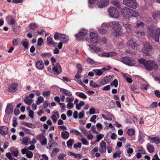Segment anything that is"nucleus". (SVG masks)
Masks as SVG:
<instances>
[{
  "label": "nucleus",
  "instance_id": "1",
  "mask_svg": "<svg viewBox=\"0 0 160 160\" xmlns=\"http://www.w3.org/2000/svg\"><path fill=\"white\" fill-rule=\"evenodd\" d=\"M160 35V28H157L155 30L149 29L148 33V37L149 39H152L156 42L159 41Z\"/></svg>",
  "mask_w": 160,
  "mask_h": 160
},
{
  "label": "nucleus",
  "instance_id": "2",
  "mask_svg": "<svg viewBox=\"0 0 160 160\" xmlns=\"http://www.w3.org/2000/svg\"><path fill=\"white\" fill-rule=\"evenodd\" d=\"M54 38L56 40H61V42L63 43L67 42L69 40L68 36L64 34L55 32L54 34Z\"/></svg>",
  "mask_w": 160,
  "mask_h": 160
},
{
  "label": "nucleus",
  "instance_id": "3",
  "mask_svg": "<svg viewBox=\"0 0 160 160\" xmlns=\"http://www.w3.org/2000/svg\"><path fill=\"white\" fill-rule=\"evenodd\" d=\"M144 66L146 69L149 71L152 69L156 70L158 66L156 63L153 60H148L144 63Z\"/></svg>",
  "mask_w": 160,
  "mask_h": 160
},
{
  "label": "nucleus",
  "instance_id": "4",
  "mask_svg": "<svg viewBox=\"0 0 160 160\" xmlns=\"http://www.w3.org/2000/svg\"><path fill=\"white\" fill-rule=\"evenodd\" d=\"M123 3L125 6L133 9H136L138 4L136 0H123Z\"/></svg>",
  "mask_w": 160,
  "mask_h": 160
},
{
  "label": "nucleus",
  "instance_id": "5",
  "mask_svg": "<svg viewBox=\"0 0 160 160\" xmlns=\"http://www.w3.org/2000/svg\"><path fill=\"white\" fill-rule=\"evenodd\" d=\"M132 9L128 7H124L121 9V13L124 18L128 20L130 19Z\"/></svg>",
  "mask_w": 160,
  "mask_h": 160
},
{
  "label": "nucleus",
  "instance_id": "6",
  "mask_svg": "<svg viewBox=\"0 0 160 160\" xmlns=\"http://www.w3.org/2000/svg\"><path fill=\"white\" fill-rule=\"evenodd\" d=\"M122 61L123 63L129 66H133L135 64V61L128 57H125L123 58Z\"/></svg>",
  "mask_w": 160,
  "mask_h": 160
},
{
  "label": "nucleus",
  "instance_id": "7",
  "mask_svg": "<svg viewBox=\"0 0 160 160\" xmlns=\"http://www.w3.org/2000/svg\"><path fill=\"white\" fill-rule=\"evenodd\" d=\"M108 12L110 15L113 18H116L118 16L119 12L118 10L115 7H111L108 9Z\"/></svg>",
  "mask_w": 160,
  "mask_h": 160
},
{
  "label": "nucleus",
  "instance_id": "8",
  "mask_svg": "<svg viewBox=\"0 0 160 160\" xmlns=\"http://www.w3.org/2000/svg\"><path fill=\"white\" fill-rule=\"evenodd\" d=\"M90 37L91 42L93 44H97L99 42V37L96 33L91 32L90 34Z\"/></svg>",
  "mask_w": 160,
  "mask_h": 160
},
{
  "label": "nucleus",
  "instance_id": "9",
  "mask_svg": "<svg viewBox=\"0 0 160 160\" xmlns=\"http://www.w3.org/2000/svg\"><path fill=\"white\" fill-rule=\"evenodd\" d=\"M87 33V31L85 29H82L80 30L79 34H76L75 35V37L77 40L79 41L81 40L83 38V37Z\"/></svg>",
  "mask_w": 160,
  "mask_h": 160
},
{
  "label": "nucleus",
  "instance_id": "10",
  "mask_svg": "<svg viewBox=\"0 0 160 160\" xmlns=\"http://www.w3.org/2000/svg\"><path fill=\"white\" fill-rule=\"evenodd\" d=\"M113 77L112 75H110L108 76L104 77L100 82V84L102 85L109 83L113 79Z\"/></svg>",
  "mask_w": 160,
  "mask_h": 160
},
{
  "label": "nucleus",
  "instance_id": "11",
  "mask_svg": "<svg viewBox=\"0 0 160 160\" xmlns=\"http://www.w3.org/2000/svg\"><path fill=\"white\" fill-rule=\"evenodd\" d=\"M114 31L112 32V35L114 37H118L123 33V30L121 25L120 27L114 30Z\"/></svg>",
  "mask_w": 160,
  "mask_h": 160
},
{
  "label": "nucleus",
  "instance_id": "12",
  "mask_svg": "<svg viewBox=\"0 0 160 160\" xmlns=\"http://www.w3.org/2000/svg\"><path fill=\"white\" fill-rule=\"evenodd\" d=\"M109 3V0H99L98 2L97 5L99 8L107 6Z\"/></svg>",
  "mask_w": 160,
  "mask_h": 160
},
{
  "label": "nucleus",
  "instance_id": "13",
  "mask_svg": "<svg viewBox=\"0 0 160 160\" xmlns=\"http://www.w3.org/2000/svg\"><path fill=\"white\" fill-rule=\"evenodd\" d=\"M127 45L130 47L135 49L137 46L136 40L133 38H131L127 43Z\"/></svg>",
  "mask_w": 160,
  "mask_h": 160
},
{
  "label": "nucleus",
  "instance_id": "14",
  "mask_svg": "<svg viewBox=\"0 0 160 160\" xmlns=\"http://www.w3.org/2000/svg\"><path fill=\"white\" fill-rule=\"evenodd\" d=\"M152 47L149 43H145L144 44L143 52L145 53L146 55H148L149 52L151 51Z\"/></svg>",
  "mask_w": 160,
  "mask_h": 160
},
{
  "label": "nucleus",
  "instance_id": "15",
  "mask_svg": "<svg viewBox=\"0 0 160 160\" xmlns=\"http://www.w3.org/2000/svg\"><path fill=\"white\" fill-rule=\"evenodd\" d=\"M52 70L58 74H59L62 72V68L59 62L56 63V66L52 68Z\"/></svg>",
  "mask_w": 160,
  "mask_h": 160
},
{
  "label": "nucleus",
  "instance_id": "16",
  "mask_svg": "<svg viewBox=\"0 0 160 160\" xmlns=\"http://www.w3.org/2000/svg\"><path fill=\"white\" fill-rule=\"evenodd\" d=\"M8 128L6 126H1L0 127V134L3 136L5 135L8 134Z\"/></svg>",
  "mask_w": 160,
  "mask_h": 160
},
{
  "label": "nucleus",
  "instance_id": "17",
  "mask_svg": "<svg viewBox=\"0 0 160 160\" xmlns=\"http://www.w3.org/2000/svg\"><path fill=\"white\" fill-rule=\"evenodd\" d=\"M18 84L17 83H13L11 86L8 87V91L9 92H14L17 90Z\"/></svg>",
  "mask_w": 160,
  "mask_h": 160
},
{
  "label": "nucleus",
  "instance_id": "18",
  "mask_svg": "<svg viewBox=\"0 0 160 160\" xmlns=\"http://www.w3.org/2000/svg\"><path fill=\"white\" fill-rule=\"evenodd\" d=\"M13 106L11 104H8L5 110V112L8 114H12L13 111Z\"/></svg>",
  "mask_w": 160,
  "mask_h": 160
},
{
  "label": "nucleus",
  "instance_id": "19",
  "mask_svg": "<svg viewBox=\"0 0 160 160\" xmlns=\"http://www.w3.org/2000/svg\"><path fill=\"white\" fill-rule=\"evenodd\" d=\"M47 42L48 44L49 45H52L54 46L56 45L57 43L55 42L53 40L52 38L50 36L47 37Z\"/></svg>",
  "mask_w": 160,
  "mask_h": 160
},
{
  "label": "nucleus",
  "instance_id": "20",
  "mask_svg": "<svg viewBox=\"0 0 160 160\" xmlns=\"http://www.w3.org/2000/svg\"><path fill=\"white\" fill-rule=\"evenodd\" d=\"M100 147L99 148V152L101 153H102L104 151L105 152L106 149V142L104 141H102L100 144Z\"/></svg>",
  "mask_w": 160,
  "mask_h": 160
},
{
  "label": "nucleus",
  "instance_id": "21",
  "mask_svg": "<svg viewBox=\"0 0 160 160\" xmlns=\"http://www.w3.org/2000/svg\"><path fill=\"white\" fill-rule=\"evenodd\" d=\"M149 140L152 142H154L156 144L160 143V139L158 137L149 138Z\"/></svg>",
  "mask_w": 160,
  "mask_h": 160
},
{
  "label": "nucleus",
  "instance_id": "22",
  "mask_svg": "<svg viewBox=\"0 0 160 160\" xmlns=\"http://www.w3.org/2000/svg\"><path fill=\"white\" fill-rule=\"evenodd\" d=\"M89 47L90 50L92 52H95L101 51L100 48L96 47L95 46H94L92 45H90Z\"/></svg>",
  "mask_w": 160,
  "mask_h": 160
},
{
  "label": "nucleus",
  "instance_id": "23",
  "mask_svg": "<svg viewBox=\"0 0 160 160\" xmlns=\"http://www.w3.org/2000/svg\"><path fill=\"white\" fill-rule=\"evenodd\" d=\"M111 28L115 30L118 27H120L121 25L118 22L116 21L111 22Z\"/></svg>",
  "mask_w": 160,
  "mask_h": 160
},
{
  "label": "nucleus",
  "instance_id": "24",
  "mask_svg": "<svg viewBox=\"0 0 160 160\" xmlns=\"http://www.w3.org/2000/svg\"><path fill=\"white\" fill-rule=\"evenodd\" d=\"M61 136L63 139L66 140L69 138V134L68 131L63 130L61 132Z\"/></svg>",
  "mask_w": 160,
  "mask_h": 160
},
{
  "label": "nucleus",
  "instance_id": "25",
  "mask_svg": "<svg viewBox=\"0 0 160 160\" xmlns=\"http://www.w3.org/2000/svg\"><path fill=\"white\" fill-rule=\"evenodd\" d=\"M60 91L63 94H64L66 96L70 97L72 95V92L69 91L62 88H60Z\"/></svg>",
  "mask_w": 160,
  "mask_h": 160
},
{
  "label": "nucleus",
  "instance_id": "26",
  "mask_svg": "<svg viewBox=\"0 0 160 160\" xmlns=\"http://www.w3.org/2000/svg\"><path fill=\"white\" fill-rule=\"evenodd\" d=\"M36 66L39 69H42L44 67L43 62L41 60L37 61L36 63Z\"/></svg>",
  "mask_w": 160,
  "mask_h": 160
},
{
  "label": "nucleus",
  "instance_id": "27",
  "mask_svg": "<svg viewBox=\"0 0 160 160\" xmlns=\"http://www.w3.org/2000/svg\"><path fill=\"white\" fill-rule=\"evenodd\" d=\"M139 15L138 12L135 10L132 9L131 12V15L130 16V19L132 18H137Z\"/></svg>",
  "mask_w": 160,
  "mask_h": 160
},
{
  "label": "nucleus",
  "instance_id": "28",
  "mask_svg": "<svg viewBox=\"0 0 160 160\" xmlns=\"http://www.w3.org/2000/svg\"><path fill=\"white\" fill-rule=\"evenodd\" d=\"M124 27L126 28L127 32H130L132 29L131 25L128 22H126L123 23Z\"/></svg>",
  "mask_w": 160,
  "mask_h": 160
},
{
  "label": "nucleus",
  "instance_id": "29",
  "mask_svg": "<svg viewBox=\"0 0 160 160\" xmlns=\"http://www.w3.org/2000/svg\"><path fill=\"white\" fill-rule=\"evenodd\" d=\"M147 148L149 152L152 153L154 151V148L151 144H148L147 145Z\"/></svg>",
  "mask_w": 160,
  "mask_h": 160
},
{
  "label": "nucleus",
  "instance_id": "30",
  "mask_svg": "<svg viewBox=\"0 0 160 160\" xmlns=\"http://www.w3.org/2000/svg\"><path fill=\"white\" fill-rule=\"evenodd\" d=\"M74 142V139H71L68 140L67 142V147L68 148H71Z\"/></svg>",
  "mask_w": 160,
  "mask_h": 160
},
{
  "label": "nucleus",
  "instance_id": "31",
  "mask_svg": "<svg viewBox=\"0 0 160 160\" xmlns=\"http://www.w3.org/2000/svg\"><path fill=\"white\" fill-rule=\"evenodd\" d=\"M93 71L96 76H101L103 73L101 69H96L93 70Z\"/></svg>",
  "mask_w": 160,
  "mask_h": 160
},
{
  "label": "nucleus",
  "instance_id": "32",
  "mask_svg": "<svg viewBox=\"0 0 160 160\" xmlns=\"http://www.w3.org/2000/svg\"><path fill=\"white\" fill-rule=\"evenodd\" d=\"M111 3L112 5L115 6L116 7L118 8H121V4L118 1H113L111 2Z\"/></svg>",
  "mask_w": 160,
  "mask_h": 160
},
{
  "label": "nucleus",
  "instance_id": "33",
  "mask_svg": "<svg viewBox=\"0 0 160 160\" xmlns=\"http://www.w3.org/2000/svg\"><path fill=\"white\" fill-rule=\"evenodd\" d=\"M76 94L77 95L81 98L84 99H86L87 98V96L83 92L79 93L78 92H77L76 93Z\"/></svg>",
  "mask_w": 160,
  "mask_h": 160
},
{
  "label": "nucleus",
  "instance_id": "34",
  "mask_svg": "<svg viewBox=\"0 0 160 160\" xmlns=\"http://www.w3.org/2000/svg\"><path fill=\"white\" fill-rule=\"evenodd\" d=\"M32 101V100L28 96L24 100V102L28 105L31 104Z\"/></svg>",
  "mask_w": 160,
  "mask_h": 160
},
{
  "label": "nucleus",
  "instance_id": "35",
  "mask_svg": "<svg viewBox=\"0 0 160 160\" xmlns=\"http://www.w3.org/2000/svg\"><path fill=\"white\" fill-rule=\"evenodd\" d=\"M136 36L138 38H141L142 36H144L145 33L143 32L137 31L135 32Z\"/></svg>",
  "mask_w": 160,
  "mask_h": 160
},
{
  "label": "nucleus",
  "instance_id": "36",
  "mask_svg": "<svg viewBox=\"0 0 160 160\" xmlns=\"http://www.w3.org/2000/svg\"><path fill=\"white\" fill-rule=\"evenodd\" d=\"M90 85L91 86L94 88H98L100 87V85H98L96 83L92 80H91L90 82Z\"/></svg>",
  "mask_w": 160,
  "mask_h": 160
},
{
  "label": "nucleus",
  "instance_id": "37",
  "mask_svg": "<svg viewBox=\"0 0 160 160\" xmlns=\"http://www.w3.org/2000/svg\"><path fill=\"white\" fill-rule=\"evenodd\" d=\"M127 133L128 135L132 136L135 133V130L132 128L129 129L127 131Z\"/></svg>",
  "mask_w": 160,
  "mask_h": 160
},
{
  "label": "nucleus",
  "instance_id": "38",
  "mask_svg": "<svg viewBox=\"0 0 160 160\" xmlns=\"http://www.w3.org/2000/svg\"><path fill=\"white\" fill-rule=\"evenodd\" d=\"M118 84V81L117 79H115L114 81L111 82L110 83V85L111 86H114L115 88L117 87Z\"/></svg>",
  "mask_w": 160,
  "mask_h": 160
},
{
  "label": "nucleus",
  "instance_id": "39",
  "mask_svg": "<svg viewBox=\"0 0 160 160\" xmlns=\"http://www.w3.org/2000/svg\"><path fill=\"white\" fill-rule=\"evenodd\" d=\"M160 15V11L154 12L152 15V17L154 19L157 18Z\"/></svg>",
  "mask_w": 160,
  "mask_h": 160
},
{
  "label": "nucleus",
  "instance_id": "40",
  "mask_svg": "<svg viewBox=\"0 0 160 160\" xmlns=\"http://www.w3.org/2000/svg\"><path fill=\"white\" fill-rule=\"evenodd\" d=\"M42 58H46L48 57H50L51 56V53L49 52H46L44 53H42L41 55Z\"/></svg>",
  "mask_w": 160,
  "mask_h": 160
},
{
  "label": "nucleus",
  "instance_id": "41",
  "mask_svg": "<svg viewBox=\"0 0 160 160\" xmlns=\"http://www.w3.org/2000/svg\"><path fill=\"white\" fill-rule=\"evenodd\" d=\"M37 25L35 23H32L29 24V28L30 30H35L37 28Z\"/></svg>",
  "mask_w": 160,
  "mask_h": 160
},
{
  "label": "nucleus",
  "instance_id": "42",
  "mask_svg": "<svg viewBox=\"0 0 160 160\" xmlns=\"http://www.w3.org/2000/svg\"><path fill=\"white\" fill-rule=\"evenodd\" d=\"M70 132L71 133H74L76 135H78L80 136L81 135V133L80 132L75 129H72L70 131Z\"/></svg>",
  "mask_w": 160,
  "mask_h": 160
},
{
  "label": "nucleus",
  "instance_id": "43",
  "mask_svg": "<svg viewBox=\"0 0 160 160\" xmlns=\"http://www.w3.org/2000/svg\"><path fill=\"white\" fill-rule=\"evenodd\" d=\"M45 138L43 133H41L37 136V139L39 141H41Z\"/></svg>",
  "mask_w": 160,
  "mask_h": 160
},
{
  "label": "nucleus",
  "instance_id": "44",
  "mask_svg": "<svg viewBox=\"0 0 160 160\" xmlns=\"http://www.w3.org/2000/svg\"><path fill=\"white\" fill-rule=\"evenodd\" d=\"M28 141V138H27L25 137L22 139V143L23 144L26 145H27Z\"/></svg>",
  "mask_w": 160,
  "mask_h": 160
},
{
  "label": "nucleus",
  "instance_id": "45",
  "mask_svg": "<svg viewBox=\"0 0 160 160\" xmlns=\"http://www.w3.org/2000/svg\"><path fill=\"white\" fill-rule=\"evenodd\" d=\"M76 68H77V72L81 73L82 71V68H81V65L78 64L76 65Z\"/></svg>",
  "mask_w": 160,
  "mask_h": 160
},
{
  "label": "nucleus",
  "instance_id": "46",
  "mask_svg": "<svg viewBox=\"0 0 160 160\" xmlns=\"http://www.w3.org/2000/svg\"><path fill=\"white\" fill-rule=\"evenodd\" d=\"M141 88L142 90H147L148 88V85L147 84H142L141 86Z\"/></svg>",
  "mask_w": 160,
  "mask_h": 160
},
{
  "label": "nucleus",
  "instance_id": "47",
  "mask_svg": "<svg viewBox=\"0 0 160 160\" xmlns=\"http://www.w3.org/2000/svg\"><path fill=\"white\" fill-rule=\"evenodd\" d=\"M66 155L64 153H61L59 154L58 157L59 160H65L64 158L65 157Z\"/></svg>",
  "mask_w": 160,
  "mask_h": 160
},
{
  "label": "nucleus",
  "instance_id": "48",
  "mask_svg": "<svg viewBox=\"0 0 160 160\" xmlns=\"http://www.w3.org/2000/svg\"><path fill=\"white\" fill-rule=\"evenodd\" d=\"M121 153L120 151H117L116 152L113 154V158H116L117 157H120Z\"/></svg>",
  "mask_w": 160,
  "mask_h": 160
},
{
  "label": "nucleus",
  "instance_id": "49",
  "mask_svg": "<svg viewBox=\"0 0 160 160\" xmlns=\"http://www.w3.org/2000/svg\"><path fill=\"white\" fill-rule=\"evenodd\" d=\"M73 157L77 159H79L82 157V156L80 154H76L74 153Z\"/></svg>",
  "mask_w": 160,
  "mask_h": 160
},
{
  "label": "nucleus",
  "instance_id": "50",
  "mask_svg": "<svg viewBox=\"0 0 160 160\" xmlns=\"http://www.w3.org/2000/svg\"><path fill=\"white\" fill-rule=\"evenodd\" d=\"M86 60L87 62L89 63L94 64L95 63V62L94 60L90 58H88Z\"/></svg>",
  "mask_w": 160,
  "mask_h": 160
},
{
  "label": "nucleus",
  "instance_id": "51",
  "mask_svg": "<svg viewBox=\"0 0 160 160\" xmlns=\"http://www.w3.org/2000/svg\"><path fill=\"white\" fill-rule=\"evenodd\" d=\"M19 153L18 151V149L14 151H12L11 152V154L14 157H16L18 155Z\"/></svg>",
  "mask_w": 160,
  "mask_h": 160
},
{
  "label": "nucleus",
  "instance_id": "52",
  "mask_svg": "<svg viewBox=\"0 0 160 160\" xmlns=\"http://www.w3.org/2000/svg\"><path fill=\"white\" fill-rule=\"evenodd\" d=\"M144 25V24L142 22H141L140 23H137L135 26V28H138L140 27H142Z\"/></svg>",
  "mask_w": 160,
  "mask_h": 160
},
{
  "label": "nucleus",
  "instance_id": "53",
  "mask_svg": "<svg viewBox=\"0 0 160 160\" xmlns=\"http://www.w3.org/2000/svg\"><path fill=\"white\" fill-rule=\"evenodd\" d=\"M138 151L142 154H145V152L142 147H139L138 148Z\"/></svg>",
  "mask_w": 160,
  "mask_h": 160
},
{
  "label": "nucleus",
  "instance_id": "54",
  "mask_svg": "<svg viewBox=\"0 0 160 160\" xmlns=\"http://www.w3.org/2000/svg\"><path fill=\"white\" fill-rule=\"evenodd\" d=\"M59 149L58 148H55L53 149L52 151V154L53 155L56 154L59 152Z\"/></svg>",
  "mask_w": 160,
  "mask_h": 160
},
{
  "label": "nucleus",
  "instance_id": "55",
  "mask_svg": "<svg viewBox=\"0 0 160 160\" xmlns=\"http://www.w3.org/2000/svg\"><path fill=\"white\" fill-rule=\"evenodd\" d=\"M43 42V39L42 38H40L38 39L37 45L38 46H41Z\"/></svg>",
  "mask_w": 160,
  "mask_h": 160
},
{
  "label": "nucleus",
  "instance_id": "56",
  "mask_svg": "<svg viewBox=\"0 0 160 160\" xmlns=\"http://www.w3.org/2000/svg\"><path fill=\"white\" fill-rule=\"evenodd\" d=\"M41 144L42 145H46L47 144V140L46 138H43L41 142Z\"/></svg>",
  "mask_w": 160,
  "mask_h": 160
},
{
  "label": "nucleus",
  "instance_id": "57",
  "mask_svg": "<svg viewBox=\"0 0 160 160\" xmlns=\"http://www.w3.org/2000/svg\"><path fill=\"white\" fill-rule=\"evenodd\" d=\"M24 125L26 126L32 128H34V125L31 123L26 122L25 123Z\"/></svg>",
  "mask_w": 160,
  "mask_h": 160
},
{
  "label": "nucleus",
  "instance_id": "58",
  "mask_svg": "<svg viewBox=\"0 0 160 160\" xmlns=\"http://www.w3.org/2000/svg\"><path fill=\"white\" fill-rule=\"evenodd\" d=\"M81 140L82 143L83 145H88L89 143L86 139L84 138H82Z\"/></svg>",
  "mask_w": 160,
  "mask_h": 160
},
{
  "label": "nucleus",
  "instance_id": "59",
  "mask_svg": "<svg viewBox=\"0 0 160 160\" xmlns=\"http://www.w3.org/2000/svg\"><path fill=\"white\" fill-rule=\"evenodd\" d=\"M84 111L82 110V112H80L79 114L78 118L79 119L82 118L84 115Z\"/></svg>",
  "mask_w": 160,
  "mask_h": 160
},
{
  "label": "nucleus",
  "instance_id": "60",
  "mask_svg": "<svg viewBox=\"0 0 160 160\" xmlns=\"http://www.w3.org/2000/svg\"><path fill=\"white\" fill-rule=\"evenodd\" d=\"M80 129L82 132V133L85 135H86L87 134V131L85 128L82 127H80Z\"/></svg>",
  "mask_w": 160,
  "mask_h": 160
},
{
  "label": "nucleus",
  "instance_id": "61",
  "mask_svg": "<svg viewBox=\"0 0 160 160\" xmlns=\"http://www.w3.org/2000/svg\"><path fill=\"white\" fill-rule=\"evenodd\" d=\"M27 157L28 158H31L33 157V153L32 152L30 151L29 153H26Z\"/></svg>",
  "mask_w": 160,
  "mask_h": 160
},
{
  "label": "nucleus",
  "instance_id": "62",
  "mask_svg": "<svg viewBox=\"0 0 160 160\" xmlns=\"http://www.w3.org/2000/svg\"><path fill=\"white\" fill-rule=\"evenodd\" d=\"M81 146V144L80 142H78L77 144H74L73 145L74 148L77 149V148H80Z\"/></svg>",
  "mask_w": 160,
  "mask_h": 160
},
{
  "label": "nucleus",
  "instance_id": "63",
  "mask_svg": "<svg viewBox=\"0 0 160 160\" xmlns=\"http://www.w3.org/2000/svg\"><path fill=\"white\" fill-rule=\"evenodd\" d=\"M110 89V85H108L104 87L102 89L103 91H107L109 90Z\"/></svg>",
  "mask_w": 160,
  "mask_h": 160
},
{
  "label": "nucleus",
  "instance_id": "64",
  "mask_svg": "<svg viewBox=\"0 0 160 160\" xmlns=\"http://www.w3.org/2000/svg\"><path fill=\"white\" fill-rule=\"evenodd\" d=\"M18 39H13L12 42L13 45L14 46H17L18 45Z\"/></svg>",
  "mask_w": 160,
  "mask_h": 160
}]
</instances>
